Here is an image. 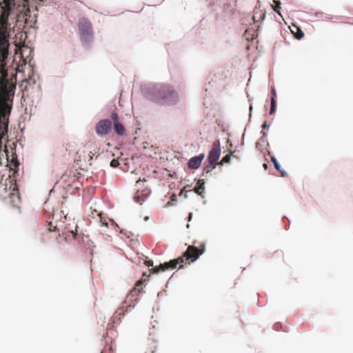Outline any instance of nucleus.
Instances as JSON below:
<instances>
[{"mask_svg":"<svg viewBox=\"0 0 353 353\" xmlns=\"http://www.w3.org/2000/svg\"><path fill=\"white\" fill-rule=\"evenodd\" d=\"M3 175L0 174V199H5L9 197L10 203L15 205L19 201V193L16 183L10 181L9 188L8 184L3 183Z\"/></svg>","mask_w":353,"mask_h":353,"instance_id":"1","label":"nucleus"},{"mask_svg":"<svg viewBox=\"0 0 353 353\" xmlns=\"http://www.w3.org/2000/svg\"><path fill=\"white\" fill-rule=\"evenodd\" d=\"M141 284V281L137 283L135 287L128 294L125 300L123 303V305L116 312L119 316H123L125 312L134 307V302L137 301V297L142 290L140 288Z\"/></svg>","mask_w":353,"mask_h":353,"instance_id":"2","label":"nucleus"},{"mask_svg":"<svg viewBox=\"0 0 353 353\" xmlns=\"http://www.w3.org/2000/svg\"><path fill=\"white\" fill-rule=\"evenodd\" d=\"M204 245H201V248H197L193 245L189 246L183 254L181 256L178 257L177 261L178 265H179L178 270L183 267L182 263L185 261H186L188 264L195 261L199 256L204 252Z\"/></svg>","mask_w":353,"mask_h":353,"instance_id":"3","label":"nucleus"},{"mask_svg":"<svg viewBox=\"0 0 353 353\" xmlns=\"http://www.w3.org/2000/svg\"><path fill=\"white\" fill-rule=\"evenodd\" d=\"M173 94L174 91L171 89L170 86L168 85H159L153 90L150 95V100L154 103H161L163 101L171 97Z\"/></svg>","mask_w":353,"mask_h":353,"instance_id":"4","label":"nucleus"},{"mask_svg":"<svg viewBox=\"0 0 353 353\" xmlns=\"http://www.w3.org/2000/svg\"><path fill=\"white\" fill-rule=\"evenodd\" d=\"M77 225H74V229L68 230L67 232L64 233L65 235V240L70 241L71 239H76L78 243L85 249H91L93 247V242L90 239L87 235H79L77 233Z\"/></svg>","mask_w":353,"mask_h":353,"instance_id":"5","label":"nucleus"},{"mask_svg":"<svg viewBox=\"0 0 353 353\" xmlns=\"http://www.w3.org/2000/svg\"><path fill=\"white\" fill-rule=\"evenodd\" d=\"M79 29L81 37L83 40L88 41L92 36V26L89 21L83 19L79 23Z\"/></svg>","mask_w":353,"mask_h":353,"instance_id":"6","label":"nucleus"},{"mask_svg":"<svg viewBox=\"0 0 353 353\" xmlns=\"http://www.w3.org/2000/svg\"><path fill=\"white\" fill-rule=\"evenodd\" d=\"M221 154V145L220 141L216 140L212 143V148L210 151L208 161L210 164L219 165L218 160L219 159Z\"/></svg>","mask_w":353,"mask_h":353,"instance_id":"7","label":"nucleus"},{"mask_svg":"<svg viewBox=\"0 0 353 353\" xmlns=\"http://www.w3.org/2000/svg\"><path fill=\"white\" fill-rule=\"evenodd\" d=\"M112 129V122L109 119L100 120L95 126V130L98 135L105 136L108 134Z\"/></svg>","mask_w":353,"mask_h":353,"instance_id":"8","label":"nucleus"},{"mask_svg":"<svg viewBox=\"0 0 353 353\" xmlns=\"http://www.w3.org/2000/svg\"><path fill=\"white\" fill-rule=\"evenodd\" d=\"M204 185H205V181L203 179H199L198 181H197V183H196V186L194 188V189H190V190H187L188 187H185L183 188L179 192V196H182L183 194L186 193L187 192H194L195 193H196L197 194H199V196H201V197H204V189H205V187H204Z\"/></svg>","mask_w":353,"mask_h":353,"instance_id":"9","label":"nucleus"},{"mask_svg":"<svg viewBox=\"0 0 353 353\" xmlns=\"http://www.w3.org/2000/svg\"><path fill=\"white\" fill-rule=\"evenodd\" d=\"M21 42L19 43H16L15 46L17 47L15 52V57L14 59H19V61H22L24 64L27 63L28 56L26 57H24V53L26 51L30 52L29 48L25 46L24 44L21 45Z\"/></svg>","mask_w":353,"mask_h":353,"instance_id":"10","label":"nucleus"},{"mask_svg":"<svg viewBox=\"0 0 353 353\" xmlns=\"http://www.w3.org/2000/svg\"><path fill=\"white\" fill-rule=\"evenodd\" d=\"M176 267V259L170 260L168 262H165L160 264L158 267H156L154 272H158L159 271H165L170 269H174Z\"/></svg>","mask_w":353,"mask_h":353,"instance_id":"11","label":"nucleus"},{"mask_svg":"<svg viewBox=\"0 0 353 353\" xmlns=\"http://www.w3.org/2000/svg\"><path fill=\"white\" fill-rule=\"evenodd\" d=\"M204 158V154H200L198 156L191 158L188 161V167L194 170L199 168Z\"/></svg>","mask_w":353,"mask_h":353,"instance_id":"12","label":"nucleus"},{"mask_svg":"<svg viewBox=\"0 0 353 353\" xmlns=\"http://www.w3.org/2000/svg\"><path fill=\"white\" fill-rule=\"evenodd\" d=\"M114 130L118 135L120 136H122L125 133V129L120 122L114 123Z\"/></svg>","mask_w":353,"mask_h":353,"instance_id":"13","label":"nucleus"},{"mask_svg":"<svg viewBox=\"0 0 353 353\" xmlns=\"http://www.w3.org/2000/svg\"><path fill=\"white\" fill-rule=\"evenodd\" d=\"M271 160L272 161V163H274V168L280 172L282 176H286V172L284 171V170H281V166L279 164V163L277 162L276 159H275V157H272L271 158Z\"/></svg>","mask_w":353,"mask_h":353,"instance_id":"14","label":"nucleus"},{"mask_svg":"<svg viewBox=\"0 0 353 353\" xmlns=\"http://www.w3.org/2000/svg\"><path fill=\"white\" fill-rule=\"evenodd\" d=\"M90 149V145L88 144L85 145L84 146V152L88 151L89 153L88 154V161H90L92 159L93 156L95 154V152H92V151H89Z\"/></svg>","mask_w":353,"mask_h":353,"instance_id":"15","label":"nucleus"},{"mask_svg":"<svg viewBox=\"0 0 353 353\" xmlns=\"http://www.w3.org/2000/svg\"><path fill=\"white\" fill-rule=\"evenodd\" d=\"M216 164H210L207 166H205L203 169V174H208L210 173V172H212V170H214L215 168H216Z\"/></svg>","mask_w":353,"mask_h":353,"instance_id":"16","label":"nucleus"},{"mask_svg":"<svg viewBox=\"0 0 353 353\" xmlns=\"http://www.w3.org/2000/svg\"><path fill=\"white\" fill-rule=\"evenodd\" d=\"M275 111H276V100L274 99V97H272L270 114H273L275 112Z\"/></svg>","mask_w":353,"mask_h":353,"instance_id":"17","label":"nucleus"},{"mask_svg":"<svg viewBox=\"0 0 353 353\" xmlns=\"http://www.w3.org/2000/svg\"><path fill=\"white\" fill-rule=\"evenodd\" d=\"M274 6H273V10L279 14L281 15L280 9H281V2L277 0H273Z\"/></svg>","mask_w":353,"mask_h":353,"instance_id":"18","label":"nucleus"},{"mask_svg":"<svg viewBox=\"0 0 353 353\" xmlns=\"http://www.w3.org/2000/svg\"><path fill=\"white\" fill-rule=\"evenodd\" d=\"M232 154V153H231L230 154H228V155L225 156L221 159V161L219 163V165H223V163H229L230 161V157H231Z\"/></svg>","mask_w":353,"mask_h":353,"instance_id":"19","label":"nucleus"},{"mask_svg":"<svg viewBox=\"0 0 353 353\" xmlns=\"http://www.w3.org/2000/svg\"><path fill=\"white\" fill-rule=\"evenodd\" d=\"M256 14H257V12H255L253 17H252V19L254 21H259L260 19H263L265 18V14L264 13H261V12H259V18H256Z\"/></svg>","mask_w":353,"mask_h":353,"instance_id":"20","label":"nucleus"},{"mask_svg":"<svg viewBox=\"0 0 353 353\" xmlns=\"http://www.w3.org/2000/svg\"><path fill=\"white\" fill-rule=\"evenodd\" d=\"M111 119L113 121L114 123L119 122L118 114L117 112H112L111 114Z\"/></svg>","mask_w":353,"mask_h":353,"instance_id":"21","label":"nucleus"},{"mask_svg":"<svg viewBox=\"0 0 353 353\" xmlns=\"http://www.w3.org/2000/svg\"><path fill=\"white\" fill-rule=\"evenodd\" d=\"M48 230L50 232H54L57 230V226L54 225L52 222H49L48 224Z\"/></svg>","mask_w":353,"mask_h":353,"instance_id":"22","label":"nucleus"},{"mask_svg":"<svg viewBox=\"0 0 353 353\" xmlns=\"http://www.w3.org/2000/svg\"><path fill=\"white\" fill-rule=\"evenodd\" d=\"M119 165L118 160L112 159L110 162V166L112 168H117Z\"/></svg>","mask_w":353,"mask_h":353,"instance_id":"23","label":"nucleus"},{"mask_svg":"<svg viewBox=\"0 0 353 353\" xmlns=\"http://www.w3.org/2000/svg\"><path fill=\"white\" fill-rule=\"evenodd\" d=\"M303 35L304 34L301 30H299V32L296 34V37L300 39L303 37Z\"/></svg>","mask_w":353,"mask_h":353,"instance_id":"24","label":"nucleus"},{"mask_svg":"<svg viewBox=\"0 0 353 353\" xmlns=\"http://www.w3.org/2000/svg\"><path fill=\"white\" fill-rule=\"evenodd\" d=\"M17 36H19V38H20V40H21V41H22L23 37H26V34H25L24 32H19V33L17 34Z\"/></svg>","mask_w":353,"mask_h":353,"instance_id":"25","label":"nucleus"},{"mask_svg":"<svg viewBox=\"0 0 353 353\" xmlns=\"http://www.w3.org/2000/svg\"><path fill=\"white\" fill-rule=\"evenodd\" d=\"M176 194L174 192H172L170 196L171 201L173 202L176 200Z\"/></svg>","mask_w":353,"mask_h":353,"instance_id":"26","label":"nucleus"},{"mask_svg":"<svg viewBox=\"0 0 353 353\" xmlns=\"http://www.w3.org/2000/svg\"><path fill=\"white\" fill-rule=\"evenodd\" d=\"M146 263H147V265L149 267L153 265V262L152 261H147Z\"/></svg>","mask_w":353,"mask_h":353,"instance_id":"27","label":"nucleus"},{"mask_svg":"<svg viewBox=\"0 0 353 353\" xmlns=\"http://www.w3.org/2000/svg\"><path fill=\"white\" fill-rule=\"evenodd\" d=\"M262 128H263V129L268 128H269V125H268L266 122H265V123L263 124Z\"/></svg>","mask_w":353,"mask_h":353,"instance_id":"28","label":"nucleus"},{"mask_svg":"<svg viewBox=\"0 0 353 353\" xmlns=\"http://www.w3.org/2000/svg\"><path fill=\"white\" fill-rule=\"evenodd\" d=\"M272 97H274V99H275L276 94V91L274 90V89L272 90Z\"/></svg>","mask_w":353,"mask_h":353,"instance_id":"29","label":"nucleus"},{"mask_svg":"<svg viewBox=\"0 0 353 353\" xmlns=\"http://www.w3.org/2000/svg\"><path fill=\"white\" fill-rule=\"evenodd\" d=\"M101 221L102 223V224L105 226H108V223H106L105 221H103L101 219Z\"/></svg>","mask_w":353,"mask_h":353,"instance_id":"30","label":"nucleus"},{"mask_svg":"<svg viewBox=\"0 0 353 353\" xmlns=\"http://www.w3.org/2000/svg\"><path fill=\"white\" fill-rule=\"evenodd\" d=\"M140 183H141V180L139 179L137 181L136 185L138 187Z\"/></svg>","mask_w":353,"mask_h":353,"instance_id":"31","label":"nucleus"},{"mask_svg":"<svg viewBox=\"0 0 353 353\" xmlns=\"http://www.w3.org/2000/svg\"><path fill=\"white\" fill-rule=\"evenodd\" d=\"M192 214L190 213V214H189V220L192 218Z\"/></svg>","mask_w":353,"mask_h":353,"instance_id":"32","label":"nucleus"},{"mask_svg":"<svg viewBox=\"0 0 353 353\" xmlns=\"http://www.w3.org/2000/svg\"><path fill=\"white\" fill-rule=\"evenodd\" d=\"M170 205V201L168 202L167 203V205Z\"/></svg>","mask_w":353,"mask_h":353,"instance_id":"33","label":"nucleus"}]
</instances>
